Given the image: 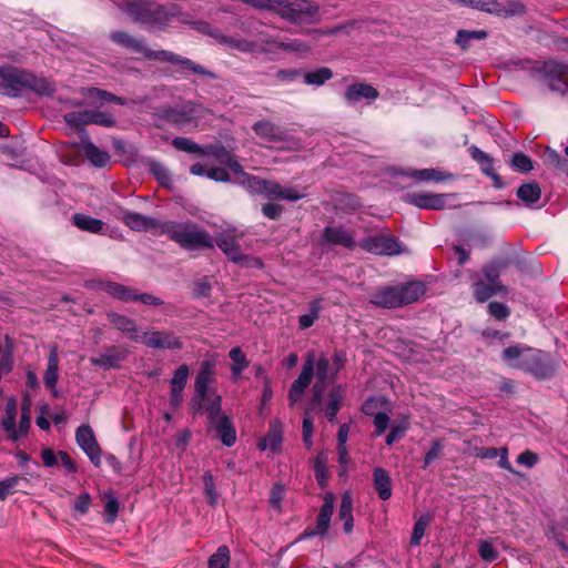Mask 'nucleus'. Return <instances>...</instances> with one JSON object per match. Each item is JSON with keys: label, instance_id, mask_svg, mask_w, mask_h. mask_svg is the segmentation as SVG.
Segmentation results:
<instances>
[{"label": "nucleus", "instance_id": "f257e3e1", "mask_svg": "<svg viewBox=\"0 0 568 568\" xmlns=\"http://www.w3.org/2000/svg\"><path fill=\"white\" fill-rule=\"evenodd\" d=\"M501 358L509 366L524 371L537 381L552 378L559 368V362L549 353L520 344L506 347Z\"/></svg>", "mask_w": 568, "mask_h": 568}, {"label": "nucleus", "instance_id": "f03ea898", "mask_svg": "<svg viewBox=\"0 0 568 568\" xmlns=\"http://www.w3.org/2000/svg\"><path fill=\"white\" fill-rule=\"evenodd\" d=\"M112 42L118 45L130 49L132 52L141 53L148 60H159L179 65L178 72L185 74L191 72L194 74L217 79L216 73L194 62L189 58L179 55L168 50H151L145 45L143 38H134L125 31H113L109 34Z\"/></svg>", "mask_w": 568, "mask_h": 568}, {"label": "nucleus", "instance_id": "7ed1b4c3", "mask_svg": "<svg viewBox=\"0 0 568 568\" xmlns=\"http://www.w3.org/2000/svg\"><path fill=\"white\" fill-rule=\"evenodd\" d=\"M27 91L39 95L50 97L55 92V87L45 78L14 65L0 67V93L8 97H20Z\"/></svg>", "mask_w": 568, "mask_h": 568}, {"label": "nucleus", "instance_id": "20e7f679", "mask_svg": "<svg viewBox=\"0 0 568 568\" xmlns=\"http://www.w3.org/2000/svg\"><path fill=\"white\" fill-rule=\"evenodd\" d=\"M161 234L168 235L170 240L178 243L182 248L193 251L213 248L214 240L211 234L200 229L193 222L165 221Z\"/></svg>", "mask_w": 568, "mask_h": 568}, {"label": "nucleus", "instance_id": "39448f33", "mask_svg": "<svg viewBox=\"0 0 568 568\" xmlns=\"http://www.w3.org/2000/svg\"><path fill=\"white\" fill-rule=\"evenodd\" d=\"M426 293L420 281H410L393 286H384L376 291L372 303L378 307L398 308L417 302Z\"/></svg>", "mask_w": 568, "mask_h": 568}, {"label": "nucleus", "instance_id": "423d86ee", "mask_svg": "<svg viewBox=\"0 0 568 568\" xmlns=\"http://www.w3.org/2000/svg\"><path fill=\"white\" fill-rule=\"evenodd\" d=\"M530 75L551 92H557L562 97L568 93V64L546 61L541 65L532 68Z\"/></svg>", "mask_w": 568, "mask_h": 568}, {"label": "nucleus", "instance_id": "0eeeda50", "mask_svg": "<svg viewBox=\"0 0 568 568\" xmlns=\"http://www.w3.org/2000/svg\"><path fill=\"white\" fill-rule=\"evenodd\" d=\"M276 14L295 23H314L318 21L320 6L311 0H276Z\"/></svg>", "mask_w": 568, "mask_h": 568}, {"label": "nucleus", "instance_id": "6e6552de", "mask_svg": "<svg viewBox=\"0 0 568 568\" xmlns=\"http://www.w3.org/2000/svg\"><path fill=\"white\" fill-rule=\"evenodd\" d=\"M152 118L156 128H163L165 123L184 128L195 120V109L191 102L176 106L163 105L155 109Z\"/></svg>", "mask_w": 568, "mask_h": 568}, {"label": "nucleus", "instance_id": "1a4fd4ad", "mask_svg": "<svg viewBox=\"0 0 568 568\" xmlns=\"http://www.w3.org/2000/svg\"><path fill=\"white\" fill-rule=\"evenodd\" d=\"M215 244L227 256V258L235 264L246 266L256 265L260 267L263 265L260 258L242 253L237 236L231 232L220 233L215 239Z\"/></svg>", "mask_w": 568, "mask_h": 568}, {"label": "nucleus", "instance_id": "9d476101", "mask_svg": "<svg viewBox=\"0 0 568 568\" xmlns=\"http://www.w3.org/2000/svg\"><path fill=\"white\" fill-rule=\"evenodd\" d=\"M252 130L256 136L272 146L282 148L284 144L292 141V136L285 128L270 120H260L254 122Z\"/></svg>", "mask_w": 568, "mask_h": 568}, {"label": "nucleus", "instance_id": "9b49d317", "mask_svg": "<svg viewBox=\"0 0 568 568\" xmlns=\"http://www.w3.org/2000/svg\"><path fill=\"white\" fill-rule=\"evenodd\" d=\"M181 7L176 3L161 4L152 0L143 24L164 29L173 18H184Z\"/></svg>", "mask_w": 568, "mask_h": 568}, {"label": "nucleus", "instance_id": "f8f14e48", "mask_svg": "<svg viewBox=\"0 0 568 568\" xmlns=\"http://www.w3.org/2000/svg\"><path fill=\"white\" fill-rule=\"evenodd\" d=\"M359 246L367 252L378 255H398L403 251L398 239L390 234L367 236L361 242Z\"/></svg>", "mask_w": 568, "mask_h": 568}, {"label": "nucleus", "instance_id": "ddd939ff", "mask_svg": "<svg viewBox=\"0 0 568 568\" xmlns=\"http://www.w3.org/2000/svg\"><path fill=\"white\" fill-rule=\"evenodd\" d=\"M334 501L335 497L332 493H326L324 495L323 505L321 506L316 518V526L314 528L305 529L300 539L325 536L327 534L334 510Z\"/></svg>", "mask_w": 568, "mask_h": 568}, {"label": "nucleus", "instance_id": "4468645a", "mask_svg": "<svg viewBox=\"0 0 568 568\" xmlns=\"http://www.w3.org/2000/svg\"><path fill=\"white\" fill-rule=\"evenodd\" d=\"M75 440L80 448L87 454L95 467L101 466L102 450L95 439L94 433L89 425H81L75 432Z\"/></svg>", "mask_w": 568, "mask_h": 568}, {"label": "nucleus", "instance_id": "2eb2a0df", "mask_svg": "<svg viewBox=\"0 0 568 568\" xmlns=\"http://www.w3.org/2000/svg\"><path fill=\"white\" fill-rule=\"evenodd\" d=\"M145 346L154 349H181L183 343L174 333L165 331H155L152 333H144L140 338L134 337Z\"/></svg>", "mask_w": 568, "mask_h": 568}, {"label": "nucleus", "instance_id": "dca6fc26", "mask_svg": "<svg viewBox=\"0 0 568 568\" xmlns=\"http://www.w3.org/2000/svg\"><path fill=\"white\" fill-rule=\"evenodd\" d=\"M122 221L133 231L153 232L155 235H162L160 230L164 229L165 221L145 216L141 213L124 211Z\"/></svg>", "mask_w": 568, "mask_h": 568}, {"label": "nucleus", "instance_id": "f3484780", "mask_svg": "<svg viewBox=\"0 0 568 568\" xmlns=\"http://www.w3.org/2000/svg\"><path fill=\"white\" fill-rule=\"evenodd\" d=\"M315 371V362L312 356H308L305 363L303 364L302 372L298 377L293 382L288 390V402L290 406L295 405L303 394L305 389L310 386Z\"/></svg>", "mask_w": 568, "mask_h": 568}, {"label": "nucleus", "instance_id": "a211bd4d", "mask_svg": "<svg viewBox=\"0 0 568 568\" xmlns=\"http://www.w3.org/2000/svg\"><path fill=\"white\" fill-rule=\"evenodd\" d=\"M190 368L186 364L180 365L170 381L169 405L175 410L184 400L183 392L187 383Z\"/></svg>", "mask_w": 568, "mask_h": 568}, {"label": "nucleus", "instance_id": "6ab92c4d", "mask_svg": "<svg viewBox=\"0 0 568 568\" xmlns=\"http://www.w3.org/2000/svg\"><path fill=\"white\" fill-rule=\"evenodd\" d=\"M85 159L95 168H104L110 162L108 151L100 150L89 138L85 130H81V143L77 144Z\"/></svg>", "mask_w": 568, "mask_h": 568}, {"label": "nucleus", "instance_id": "aec40b11", "mask_svg": "<svg viewBox=\"0 0 568 568\" xmlns=\"http://www.w3.org/2000/svg\"><path fill=\"white\" fill-rule=\"evenodd\" d=\"M405 203L412 204L424 210H443L446 201L444 194L433 193H406L403 196Z\"/></svg>", "mask_w": 568, "mask_h": 568}, {"label": "nucleus", "instance_id": "412c9836", "mask_svg": "<svg viewBox=\"0 0 568 568\" xmlns=\"http://www.w3.org/2000/svg\"><path fill=\"white\" fill-rule=\"evenodd\" d=\"M128 356V352L123 347L109 346L103 349L98 356L91 357L90 362L93 366H99L104 369L118 368L121 362Z\"/></svg>", "mask_w": 568, "mask_h": 568}, {"label": "nucleus", "instance_id": "4be33fe9", "mask_svg": "<svg viewBox=\"0 0 568 568\" xmlns=\"http://www.w3.org/2000/svg\"><path fill=\"white\" fill-rule=\"evenodd\" d=\"M215 366L216 364L212 359L201 362L194 382V390L197 393V397L212 393L213 389H210L209 385L215 381Z\"/></svg>", "mask_w": 568, "mask_h": 568}, {"label": "nucleus", "instance_id": "5701e85b", "mask_svg": "<svg viewBox=\"0 0 568 568\" xmlns=\"http://www.w3.org/2000/svg\"><path fill=\"white\" fill-rule=\"evenodd\" d=\"M323 242L332 245H341L353 250L356 245L353 234L343 225L326 226L322 233Z\"/></svg>", "mask_w": 568, "mask_h": 568}, {"label": "nucleus", "instance_id": "b1692460", "mask_svg": "<svg viewBox=\"0 0 568 568\" xmlns=\"http://www.w3.org/2000/svg\"><path fill=\"white\" fill-rule=\"evenodd\" d=\"M209 429L215 433V438L221 440L226 447H231L236 442V430L229 416L223 415L215 423H209Z\"/></svg>", "mask_w": 568, "mask_h": 568}, {"label": "nucleus", "instance_id": "393cba45", "mask_svg": "<svg viewBox=\"0 0 568 568\" xmlns=\"http://www.w3.org/2000/svg\"><path fill=\"white\" fill-rule=\"evenodd\" d=\"M283 442V424L280 419H273L270 423L266 435L257 443L260 450L270 448L272 452H277Z\"/></svg>", "mask_w": 568, "mask_h": 568}, {"label": "nucleus", "instance_id": "a878e982", "mask_svg": "<svg viewBox=\"0 0 568 568\" xmlns=\"http://www.w3.org/2000/svg\"><path fill=\"white\" fill-rule=\"evenodd\" d=\"M379 97V92L367 83H354L346 88L344 98L348 103H356L362 99L373 101Z\"/></svg>", "mask_w": 568, "mask_h": 568}, {"label": "nucleus", "instance_id": "bb28decb", "mask_svg": "<svg viewBox=\"0 0 568 568\" xmlns=\"http://www.w3.org/2000/svg\"><path fill=\"white\" fill-rule=\"evenodd\" d=\"M473 296L478 303L488 301L496 294L506 295L508 293L507 287L503 283L495 285L493 283H486L483 280L475 282L471 285Z\"/></svg>", "mask_w": 568, "mask_h": 568}, {"label": "nucleus", "instance_id": "cd10ccee", "mask_svg": "<svg viewBox=\"0 0 568 568\" xmlns=\"http://www.w3.org/2000/svg\"><path fill=\"white\" fill-rule=\"evenodd\" d=\"M252 181L250 190L254 193L264 194L268 199H281L283 187L278 182L265 180L260 176L248 179Z\"/></svg>", "mask_w": 568, "mask_h": 568}, {"label": "nucleus", "instance_id": "c85d7f7f", "mask_svg": "<svg viewBox=\"0 0 568 568\" xmlns=\"http://www.w3.org/2000/svg\"><path fill=\"white\" fill-rule=\"evenodd\" d=\"M373 486L379 499L387 500L392 496V479L389 473L382 468L376 467L373 471Z\"/></svg>", "mask_w": 568, "mask_h": 568}, {"label": "nucleus", "instance_id": "c756f323", "mask_svg": "<svg viewBox=\"0 0 568 568\" xmlns=\"http://www.w3.org/2000/svg\"><path fill=\"white\" fill-rule=\"evenodd\" d=\"M72 224L79 230L92 233L101 234L104 230L105 223L97 217L84 213H74L71 217Z\"/></svg>", "mask_w": 568, "mask_h": 568}, {"label": "nucleus", "instance_id": "7c9ffc66", "mask_svg": "<svg viewBox=\"0 0 568 568\" xmlns=\"http://www.w3.org/2000/svg\"><path fill=\"white\" fill-rule=\"evenodd\" d=\"M345 387L343 385L334 386L328 393V402L324 408L325 416L329 423L336 420L337 413L344 398Z\"/></svg>", "mask_w": 568, "mask_h": 568}, {"label": "nucleus", "instance_id": "2f4dec72", "mask_svg": "<svg viewBox=\"0 0 568 568\" xmlns=\"http://www.w3.org/2000/svg\"><path fill=\"white\" fill-rule=\"evenodd\" d=\"M151 3L152 0H129L122 9L134 22L143 24Z\"/></svg>", "mask_w": 568, "mask_h": 568}, {"label": "nucleus", "instance_id": "473e14b6", "mask_svg": "<svg viewBox=\"0 0 568 568\" xmlns=\"http://www.w3.org/2000/svg\"><path fill=\"white\" fill-rule=\"evenodd\" d=\"M101 288L106 294H109L110 296H112L121 302H124V303L133 302L134 288H132L130 286H125L123 284L112 282V281H106L101 284Z\"/></svg>", "mask_w": 568, "mask_h": 568}, {"label": "nucleus", "instance_id": "72a5a7b5", "mask_svg": "<svg viewBox=\"0 0 568 568\" xmlns=\"http://www.w3.org/2000/svg\"><path fill=\"white\" fill-rule=\"evenodd\" d=\"M510 265L509 258H499L494 260L487 264H485L481 268L483 275L488 283H493L498 285L501 283L499 277L501 271L506 270Z\"/></svg>", "mask_w": 568, "mask_h": 568}, {"label": "nucleus", "instance_id": "f704fd0d", "mask_svg": "<svg viewBox=\"0 0 568 568\" xmlns=\"http://www.w3.org/2000/svg\"><path fill=\"white\" fill-rule=\"evenodd\" d=\"M93 120V110H83V111H71L67 112L63 115V121L69 125L78 130L81 135V130H84L83 126L88 124H92Z\"/></svg>", "mask_w": 568, "mask_h": 568}, {"label": "nucleus", "instance_id": "c9c22d12", "mask_svg": "<svg viewBox=\"0 0 568 568\" xmlns=\"http://www.w3.org/2000/svg\"><path fill=\"white\" fill-rule=\"evenodd\" d=\"M58 369L59 361L57 352L55 349H52L48 358V367L44 372L43 382L44 385L52 390L54 397L58 396V390L55 389V385L58 382Z\"/></svg>", "mask_w": 568, "mask_h": 568}, {"label": "nucleus", "instance_id": "e433bc0d", "mask_svg": "<svg viewBox=\"0 0 568 568\" xmlns=\"http://www.w3.org/2000/svg\"><path fill=\"white\" fill-rule=\"evenodd\" d=\"M517 197L527 205L538 202L541 197V189L538 182L529 181L521 184L516 191Z\"/></svg>", "mask_w": 568, "mask_h": 568}, {"label": "nucleus", "instance_id": "4c0bfd02", "mask_svg": "<svg viewBox=\"0 0 568 568\" xmlns=\"http://www.w3.org/2000/svg\"><path fill=\"white\" fill-rule=\"evenodd\" d=\"M229 357L232 361L231 375L235 381L240 378L242 373L250 366V362L240 346L233 347L229 352Z\"/></svg>", "mask_w": 568, "mask_h": 568}, {"label": "nucleus", "instance_id": "58836bf2", "mask_svg": "<svg viewBox=\"0 0 568 568\" xmlns=\"http://www.w3.org/2000/svg\"><path fill=\"white\" fill-rule=\"evenodd\" d=\"M219 43L225 44L226 47L240 52H254L257 49V44L254 41H250L244 38L229 37L223 33L220 37Z\"/></svg>", "mask_w": 568, "mask_h": 568}, {"label": "nucleus", "instance_id": "ea45409f", "mask_svg": "<svg viewBox=\"0 0 568 568\" xmlns=\"http://www.w3.org/2000/svg\"><path fill=\"white\" fill-rule=\"evenodd\" d=\"M314 475L320 487L324 488L327 485L328 469H327V454L320 452L314 457Z\"/></svg>", "mask_w": 568, "mask_h": 568}, {"label": "nucleus", "instance_id": "a19ab883", "mask_svg": "<svg viewBox=\"0 0 568 568\" xmlns=\"http://www.w3.org/2000/svg\"><path fill=\"white\" fill-rule=\"evenodd\" d=\"M333 78V71L327 67L317 68L314 71L303 73L304 82L308 85H323Z\"/></svg>", "mask_w": 568, "mask_h": 568}, {"label": "nucleus", "instance_id": "79ce46f5", "mask_svg": "<svg viewBox=\"0 0 568 568\" xmlns=\"http://www.w3.org/2000/svg\"><path fill=\"white\" fill-rule=\"evenodd\" d=\"M203 155H210L216 159L221 164H226L234 155L221 142L204 145Z\"/></svg>", "mask_w": 568, "mask_h": 568}, {"label": "nucleus", "instance_id": "37998d69", "mask_svg": "<svg viewBox=\"0 0 568 568\" xmlns=\"http://www.w3.org/2000/svg\"><path fill=\"white\" fill-rule=\"evenodd\" d=\"M468 152L474 161H476L480 165V170L484 174L489 175L494 170L493 166V158L486 152L481 151L476 145H471L468 149Z\"/></svg>", "mask_w": 568, "mask_h": 568}, {"label": "nucleus", "instance_id": "c03bdc74", "mask_svg": "<svg viewBox=\"0 0 568 568\" xmlns=\"http://www.w3.org/2000/svg\"><path fill=\"white\" fill-rule=\"evenodd\" d=\"M106 317L110 323L123 333H134L138 331L136 323L125 315L110 312L106 314Z\"/></svg>", "mask_w": 568, "mask_h": 568}, {"label": "nucleus", "instance_id": "a18cd8bd", "mask_svg": "<svg viewBox=\"0 0 568 568\" xmlns=\"http://www.w3.org/2000/svg\"><path fill=\"white\" fill-rule=\"evenodd\" d=\"M488 36L486 30H459L455 42L463 49H467L471 40H484Z\"/></svg>", "mask_w": 568, "mask_h": 568}, {"label": "nucleus", "instance_id": "49530a36", "mask_svg": "<svg viewBox=\"0 0 568 568\" xmlns=\"http://www.w3.org/2000/svg\"><path fill=\"white\" fill-rule=\"evenodd\" d=\"M205 410L207 413L209 423H215V420L223 416L221 414L222 397L216 394L215 389L210 393V399L206 402Z\"/></svg>", "mask_w": 568, "mask_h": 568}, {"label": "nucleus", "instance_id": "de8ad7c7", "mask_svg": "<svg viewBox=\"0 0 568 568\" xmlns=\"http://www.w3.org/2000/svg\"><path fill=\"white\" fill-rule=\"evenodd\" d=\"M150 173L156 179L160 185L171 189L172 179L168 169L158 161L149 163Z\"/></svg>", "mask_w": 568, "mask_h": 568}, {"label": "nucleus", "instance_id": "09e8293b", "mask_svg": "<svg viewBox=\"0 0 568 568\" xmlns=\"http://www.w3.org/2000/svg\"><path fill=\"white\" fill-rule=\"evenodd\" d=\"M510 166L519 173H528L534 170L532 160L524 152H515L509 159Z\"/></svg>", "mask_w": 568, "mask_h": 568}, {"label": "nucleus", "instance_id": "8fccbe9b", "mask_svg": "<svg viewBox=\"0 0 568 568\" xmlns=\"http://www.w3.org/2000/svg\"><path fill=\"white\" fill-rule=\"evenodd\" d=\"M172 145L179 150L191 154L203 155L204 145H199L189 138L178 136L172 140Z\"/></svg>", "mask_w": 568, "mask_h": 568}, {"label": "nucleus", "instance_id": "3c124183", "mask_svg": "<svg viewBox=\"0 0 568 568\" xmlns=\"http://www.w3.org/2000/svg\"><path fill=\"white\" fill-rule=\"evenodd\" d=\"M224 165L227 166L235 175H237L239 183L241 185H243L250 190V185L252 184V181H250L248 179H256V176L246 173L244 171L243 166L241 165V163L236 160L235 155H233L231 158V160L229 161V163H226Z\"/></svg>", "mask_w": 568, "mask_h": 568}, {"label": "nucleus", "instance_id": "603ef678", "mask_svg": "<svg viewBox=\"0 0 568 568\" xmlns=\"http://www.w3.org/2000/svg\"><path fill=\"white\" fill-rule=\"evenodd\" d=\"M230 549L227 546L222 545L217 548L209 559V568H229L230 565Z\"/></svg>", "mask_w": 568, "mask_h": 568}, {"label": "nucleus", "instance_id": "864d4df0", "mask_svg": "<svg viewBox=\"0 0 568 568\" xmlns=\"http://www.w3.org/2000/svg\"><path fill=\"white\" fill-rule=\"evenodd\" d=\"M316 366V382L321 384L331 383L334 379H331V375L334 372L333 367L329 365V361L326 356L322 355L315 364Z\"/></svg>", "mask_w": 568, "mask_h": 568}, {"label": "nucleus", "instance_id": "5fc2aeb1", "mask_svg": "<svg viewBox=\"0 0 568 568\" xmlns=\"http://www.w3.org/2000/svg\"><path fill=\"white\" fill-rule=\"evenodd\" d=\"M430 516L428 514L422 515L414 524L413 534L410 537V545L418 546L425 534L427 526L430 523Z\"/></svg>", "mask_w": 568, "mask_h": 568}, {"label": "nucleus", "instance_id": "6e6d98bb", "mask_svg": "<svg viewBox=\"0 0 568 568\" xmlns=\"http://www.w3.org/2000/svg\"><path fill=\"white\" fill-rule=\"evenodd\" d=\"M499 9L496 16L513 17L526 13V6L518 0H508L506 4L499 2Z\"/></svg>", "mask_w": 568, "mask_h": 568}, {"label": "nucleus", "instance_id": "4d7b16f0", "mask_svg": "<svg viewBox=\"0 0 568 568\" xmlns=\"http://www.w3.org/2000/svg\"><path fill=\"white\" fill-rule=\"evenodd\" d=\"M266 44H274L280 49L295 52H307L310 51V47L301 40H291L287 42H276L274 39L267 38L263 40Z\"/></svg>", "mask_w": 568, "mask_h": 568}, {"label": "nucleus", "instance_id": "13d9d810", "mask_svg": "<svg viewBox=\"0 0 568 568\" xmlns=\"http://www.w3.org/2000/svg\"><path fill=\"white\" fill-rule=\"evenodd\" d=\"M203 483H204V494L207 499V503L211 506H215L217 504V491L215 488L214 477L211 474V471H205L203 475Z\"/></svg>", "mask_w": 568, "mask_h": 568}, {"label": "nucleus", "instance_id": "bf43d9fd", "mask_svg": "<svg viewBox=\"0 0 568 568\" xmlns=\"http://www.w3.org/2000/svg\"><path fill=\"white\" fill-rule=\"evenodd\" d=\"M22 479L24 478L16 475L0 480V500H4L10 494H13Z\"/></svg>", "mask_w": 568, "mask_h": 568}, {"label": "nucleus", "instance_id": "052dcab7", "mask_svg": "<svg viewBox=\"0 0 568 568\" xmlns=\"http://www.w3.org/2000/svg\"><path fill=\"white\" fill-rule=\"evenodd\" d=\"M89 93L90 97L99 98L102 102L115 103L120 105H124L126 103V101L123 98L115 95L112 92L101 90L98 88L90 89Z\"/></svg>", "mask_w": 568, "mask_h": 568}, {"label": "nucleus", "instance_id": "680f3d73", "mask_svg": "<svg viewBox=\"0 0 568 568\" xmlns=\"http://www.w3.org/2000/svg\"><path fill=\"white\" fill-rule=\"evenodd\" d=\"M409 176L422 180V181H443L444 174L443 172L436 170V169H422V170H414Z\"/></svg>", "mask_w": 568, "mask_h": 568}, {"label": "nucleus", "instance_id": "e2e57ef3", "mask_svg": "<svg viewBox=\"0 0 568 568\" xmlns=\"http://www.w3.org/2000/svg\"><path fill=\"white\" fill-rule=\"evenodd\" d=\"M211 292H212V285L210 283L207 276H204L202 278L194 281L193 291H192V294L194 297L205 298L211 295Z\"/></svg>", "mask_w": 568, "mask_h": 568}, {"label": "nucleus", "instance_id": "0e129e2a", "mask_svg": "<svg viewBox=\"0 0 568 568\" xmlns=\"http://www.w3.org/2000/svg\"><path fill=\"white\" fill-rule=\"evenodd\" d=\"M29 405V399L26 398L22 404V413L19 420V428L17 429L18 437L26 436L31 427Z\"/></svg>", "mask_w": 568, "mask_h": 568}, {"label": "nucleus", "instance_id": "69168bd1", "mask_svg": "<svg viewBox=\"0 0 568 568\" xmlns=\"http://www.w3.org/2000/svg\"><path fill=\"white\" fill-rule=\"evenodd\" d=\"M353 497L349 491H345L341 498V505L338 509V518L346 520L353 517Z\"/></svg>", "mask_w": 568, "mask_h": 568}, {"label": "nucleus", "instance_id": "338daca9", "mask_svg": "<svg viewBox=\"0 0 568 568\" xmlns=\"http://www.w3.org/2000/svg\"><path fill=\"white\" fill-rule=\"evenodd\" d=\"M545 159L549 165H552L554 168L560 170L561 172L568 171L567 161L565 159H562L560 156V154L558 152H556L555 150H551L548 148L545 152Z\"/></svg>", "mask_w": 568, "mask_h": 568}, {"label": "nucleus", "instance_id": "774afa93", "mask_svg": "<svg viewBox=\"0 0 568 568\" xmlns=\"http://www.w3.org/2000/svg\"><path fill=\"white\" fill-rule=\"evenodd\" d=\"M478 554L485 561L493 562L498 558V552L494 548L493 544L488 540H483L478 547Z\"/></svg>", "mask_w": 568, "mask_h": 568}]
</instances>
